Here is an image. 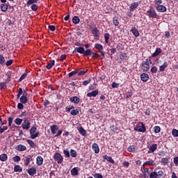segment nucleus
Masks as SVG:
<instances>
[{
  "label": "nucleus",
  "instance_id": "nucleus-15",
  "mask_svg": "<svg viewBox=\"0 0 178 178\" xmlns=\"http://www.w3.org/2000/svg\"><path fill=\"white\" fill-rule=\"evenodd\" d=\"M158 148V145L156 143L152 144L149 149L148 154H152L155 152Z\"/></svg>",
  "mask_w": 178,
  "mask_h": 178
},
{
  "label": "nucleus",
  "instance_id": "nucleus-59",
  "mask_svg": "<svg viewBox=\"0 0 178 178\" xmlns=\"http://www.w3.org/2000/svg\"><path fill=\"white\" fill-rule=\"evenodd\" d=\"M0 65H5V57H3V56L1 54H0Z\"/></svg>",
  "mask_w": 178,
  "mask_h": 178
},
{
  "label": "nucleus",
  "instance_id": "nucleus-38",
  "mask_svg": "<svg viewBox=\"0 0 178 178\" xmlns=\"http://www.w3.org/2000/svg\"><path fill=\"white\" fill-rule=\"evenodd\" d=\"M110 129L113 133H115V131H118L119 130V127H118L117 124H114L110 127Z\"/></svg>",
  "mask_w": 178,
  "mask_h": 178
},
{
  "label": "nucleus",
  "instance_id": "nucleus-14",
  "mask_svg": "<svg viewBox=\"0 0 178 178\" xmlns=\"http://www.w3.org/2000/svg\"><path fill=\"white\" fill-rule=\"evenodd\" d=\"M99 91H98V90H92L90 92L87 93V97H88L89 98L91 97H97V95H98Z\"/></svg>",
  "mask_w": 178,
  "mask_h": 178
},
{
  "label": "nucleus",
  "instance_id": "nucleus-32",
  "mask_svg": "<svg viewBox=\"0 0 178 178\" xmlns=\"http://www.w3.org/2000/svg\"><path fill=\"white\" fill-rule=\"evenodd\" d=\"M92 50L91 49H88L86 50H84L83 51V56H90L92 54Z\"/></svg>",
  "mask_w": 178,
  "mask_h": 178
},
{
  "label": "nucleus",
  "instance_id": "nucleus-5",
  "mask_svg": "<svg viewBox=\"0 0 178 178\" xmlns=\"http://www.w3.org/2000/svg\"><path fill=\"white\" fill-rule=\"evenodd\" d=\"M31 123L30 122V120H29V118H24L23 123L22 124V127L24 129V130H29L31 127Z\"/></svg>",
  "mask_w": 178,
  "mask_h": 178
},
{
  "label": "nucleus",
  "instance_id": "nucleus-11",
  "mask_svg": "<svg viewBox=\"0 0 178 178\" xmlns=\"http://www.w3.org/2000/svg\"><path fill=\"white\" fill-rule=\"evenodd\" d=\"M140 79L144 83H147V81H148V80H149V75H148V74H147V73H143L140 75Z\"/></svg>",
  "mask_w": 178,
  "mask_h": 178
},
{
  "label": "nucleus",
  "instance_id": "nucleus-41",
  "mask_svg": "<svg viewBox=\"0 0 178 178\" xmlns=\"http://www.w3.org/2000/svg\"><path fill=\"white\" fill-rule=\"evenodd\" d=\"M95 48L96 49H98V51H102V49H104V46H102V44H101L96 43L95 44Z\"/></svg>",
  "mask_w": 178,
  "mask_h": 178
},
{
  "label": "nucleus",
  "instance_id": "nucleus-9",
  "mask_svg": "<svg viewBox=\"0 0 178 178\" xmlns=\"http://www.w3.org/2000/svg\"><path fill=\"white\" fill-rule=\"evenodd\" d=\"M138 5H140L138 1L132 3L131 4V6H129L130 12H134V10H136V9H137L138 8Z\"/></svg>",
  "mask_w": 178,
  "mask_h": 178
},
{
  "label": "nucleus",
  "instance_id": "nucleus-21",
  "mask_svg": "<svg viewBox=\"0 0 178 178\" xmlns=\"http://www.w3.org/2000/svg\"><path fill=\"white\" fill-rule=\"evenodd\" d=\"M84 51H85L84 47H76L73 51V53L78 52V54H81L82 55H83Z\"/></svg>",
  "mask_w": 178,
  "mask_h": 178
},
{
  "label": "nucleus",
  "instance_id": "nucleus-60",
  "mask_svg": "<svg viewBox=\"0 0 178 178\" xmlns=\"http://www.w3.org/2000/svg\"><path fill=\"white\" fill-rule=\"evenodd\" d=\"M172 134L173 137H178V130L176 129H172Z\"/></svg>",
  "mask_w": 178,
  "mask_h": 178
},
{
  "label": "nucleus",
  "instance_id": "nucleus-31",
  "mask_svg": "<svg viewBox=\"0 0 178 178\" xmlns=\"http://www.w3.org/2000/svg\"><path fill=\"white\" fill-rule=\"evenodd\" d=\"M38 2V0H29L26 3V6L29 8V6H31V5H35Z\"/></svg>",
  "mask_w": 178,
  "mask_h": 178
},
{
  "label": "nucleus",
  "instance_id": "nucleus-30",
  "mask_svg": "<svg viewBox=\"0 0 178 178\" xmlns=\"http://www.w3.org/2000/svg\"><path fill=\"white\" fill-rule=\"evenodd\" d=\"M120 59H121V60H127V59H129V56H127V54L126 53H122L120 55Z\"/></svg>",
  "mask_w": 178,
  "mask_h": 178
},
{
  "label": "nucleus",
  "instance_id": "nucleus-17",
  "mask_svg": "<svg viewBox=\"0 0 178 178\" xmlns=\"http://www.w3.org/2000/svg\"><path fill=\"white\" fill-rule=\"evenodd\" d=\"M92 149L95 154H99V146L96 143L92 145Z\"/></svg>",
  "mask_w": 178,
  "mask_h": 178
},
{
  "label": "nucleus",
  "instance_id": "nucleus-19",
  "mask_svg": "<svg viewBox=\"0 0 178 178\" xmlns=\"http://www.w3.org/2000/svg\"><path fill=\"white\" fill-rule=\"evenodd\" d=\"M103 159L107 161L108 162H110V163H113V165H115V160H113V159H112L110 156L106 154L103 156Z\"/></svg>",
  "mask_w": 178,
  "mask_h": 178
},
{
  "label": "nucleus",
  "instance_id": "nucleus-48",
  "mask_svg": "<svg viewBox=\"0 0 178 178\" xmlns=\"http://www.w3.org/2000/svg\"><path fill=\"white\" fill-rule=\"evenodd\" d=\"M127 151H128V152H134V151H136V146L135 145H130L127 148Z\"/></svg>",
  "mask_w": 178,
  "mask_h": 178
},
{
  "label": "nucleus",
  "instance_id": "nucleus-12",
  "mask_svg": "<svg viewBox=\"0 0 178 178\" xmlns=\"http://www.w3.org/2000/svg\"><path fill=\"white\" fill-rule=\"evenodd\" d=\"M27 172L29 176H34V175L37 174V168L32 167L27 170Z\"/></svg>",
  "mask_w": 178,
  "mask_h": 178
},
{
  "label": "nucleus",
  "instance_id": "nucleus-46",
  "mask_svg": "<svg viewBox=\"0 0 178 178\" xmlns=\"http://www.w3.org/2000/svg\"><path fill=\"white\" fill-rule=\"evenodd\" d=\"M70 155L72 158H76V156H77V152L73 149H71Z\"/></svg>",
  "mask_w": 178,
  "mask_h": 178
},
{
  "label": "nucleus",
  "instance_id": "nucleus-55",
  "mask_svg": "<svg viewBox=\"0 0 178 178\" xmlns=\"http://www.w3.org/2000/svg\"><path fill=\"white\" fill-rule=\"evenodd\" d=\"M77 72H79V69H76L68 74V77H72V76H74V74H77Z\"/></svg>",
  "mask_w": 178,
  "mask_h": 178
},
{
  "label": "nucleus",
  "instance_id": "nucleus-20",
  "mask_svg": "<svg viewBox=\"0 0 178 178\" xmlns=\"http://www.w3.org/2000/svg\"><path fill=\"white\" fill-rule=\"evenodd\" d=\"M78 131L81 134V136H83V137H86L87 136V131L83 128V127H80L78 128Z\"/></svg>",
  "mask_w": 178,
  "mask_h": 178
},
{
  "label": "nucleus",
  "instance_id": "nucleus-54",
  "mask_svg": "<svg viewBox=\"0 0 178 178\" xmlns=\"http://www.w3.org/2000/svg\"><path fill=\"white\" fill-rule=\"evenodd\" d=\"M110 37H111V35L109 33H106L104 34V40H105L106 44H108Z\"/></svg>",
  "mask_w": 178,
  "mask_h": 178
},
{
  "label": "nucleus",
  "instance_id": "nucleus-40",
  "mask_svg": "<svg viewBox=\"0 0 178 178\" xmlns=\"http://www.w3.org/2000/svg\"><path fill=\"white\" fill-rule=\"evenodd\" d=\"M19 101H20L21 104H26V102H27V101H28L27 97H26V96H22V97L19 98Z\"/></svg>",
  "mask_w": 178,
  "mask_h": 178
},
{
  "label": "nucleus",
  "instance_id": "nucleus-50",
  "mask_svg": "<svg viewBox=\"0 0 178 178\" xmlns=\"http://www.w3.org/2000/svg\"><path fill=\"white\" fill-rule=\"evenodd\" d=\"M31 9L33 12H37V10H38V6H37V4H32L31 6Z\"/></svg>",
  "mask_w": 178,
  "mask_h": 178
},
{
  "label": "nucleus",
  "instance_id": "nucleus-58",
  "mask_svg": "<svg viewBox=\"0 0 178 178\" xmlns=\"http://www.w3.org/2000/svg\"><path fill=\"white\" fill-rule=\"evenodd\" d=\"M154 131L156 134L161 133V127L159 126H155L154 127Z\"/></svg>",
  "mask_w": 178,
  "mask_h": 178
},
{
  "label": "nucleus",
  "instance_id": "nucleus-44",
  "mask_svg": "<svg viewBox=\"0 0 178 178\" xmlns=\"http://www.w3.org/2000/svg\"><path fill=\"white\" fill-rule=\"evenodd\" d=\"M141 170H143V173H146V174L149 175H149H151V172H149V168H145V166L142 165Z\"/></svg>",
  "mask_w": 178,
  "mask_h": 178
},
{
  "label": "nucleus",
  "instance_id": "nucleus-64",
  "mask_svg": "<svg viewBox=\"0 0 178 178\" xmlns=\"http://www.w3.org/2000/svg\"><path fill=\"white\" fill-rule=\"evenodd\" d=\"M174 163L175 166H178V156L174 157Z\"/></svg>",
  "mask_w": 178,
  "mask_h": 178
},
{
  "label": "nucleus",
  "instance_id": "nucleus-28",
  "mask_svg": "<svg viewBox=\"0 0 178 178\" xmlns=\"http://www.w3.org/2000/svg\"><path fill=\"white\" fill-rule=\"evenodd\" d=\"M161 52H162V49H161V48H156L155 51L152 55V58H155V57L159 56V54Z\"/></svg>",
  "mask_w": 178,
  "mask_h": 178
},
{
  "label": "nucleus",
  "instance_id": "nucleus-39",
  "mask_svg": "<svg viewBox=\"0 0 178 178\" xmlns=\"http://www.w3.org/2000/svg\"><path fill=\"white\" fill-rule=\"evenodd\" d=\"M26 77H27V71H26V72L20 76V78L18 79V83H20L21 81H23V80H24V79H26Z\"/></svg>",
  "mask_w": 178,
  "mask_h": 178
},
{
  "label": "nucleus",
  "instance_id": "nucleus-56",
  "mask_svg": "<svg viewBox=\"0 0 178 178\" xmlns=\"http://www.w3.org/2000/svg\"><path fill=\"white\" fill-rule=\"evenodd\" d=\"M87 72H88V70H86V71H80V70L78 69L77 74L78 76H84Z\"/></svg>",
  "mask_w": 178,
  "mask_h": 178
},
{
  "label": "nucleus",
  "instance_id": "nucleus-24",
  "mask_svg": "<svg viewBox=\"0 0 178 178\" xmlns=\"http://www.w3.org/2000/svg\"><path fill=\"white\" fill-rule=\"evenodd\" d=\"M15 149L16 151L23 152L26 151V149H27V147H26V146H24V145H18L17 147H15Z\"/></svg>",
  "mask_w": 178,
  "mask_h": 178
},
{
  "label": "nucleus",
  "instance_id": "nucleus-26",
  "mask_svg": "<svg viewBox=\"0 0 178 178\" xmlns=\"http://www.w3.org/2000/svg\"><path fill=\"white\" fill-rule=\"evenodd\" d=\"M72 176H79V168L75 167L71 170Z\"/></svg>",
  "mask_w": 178,
  "mask_h": 178
},
{
  "label": "nucleus",
  "instance_id": "nucleus-23",
  "mask_svg": "<svg viewBox=\"0 0 178 178\" xmlns=\"http://www.w3.org/2000/svg\"><path fill=\"white\" fill-rule=\"evenodd\" d=\"M147 165H148L149 166H155V161L154 160L147 161L143 164V166H147Z\"/></svg>",
  "mask_w": 178,
  "mask_h": 178
},
{
  "label": "nucleus",
  "instance_id": "nucleus-42",
  "mask_svg": "<svg viewBox=\"0 0 178 178\" xmlns=\"http://www.w3.org/2000/svg\"><path fill=\"white\" fill-rule=\"evenodd\" d=\"M23 120H24L22 118H17L15 120V124H17V126H20V124H22V123L23 122Z\"/></svg>",
  "mask_w": 178,
  "mask_h": 178
},
{
  "label": "nucleus",
  "instance_id": "nucleus-33",
  "mask_svg": "<svg viewBox=\"0 0 178 178\" xmlns=\"http://www.w3.org/2000/svg\"><path fill=\"white\" fill-rule=\"evenodd\" d=\"M166 67H168V62L165 61L163 64L159 67L160 72H165Z\"/></svg>",
  "mask_w": 178,
  "mask_h": 178
},
{
  "label": "nucleus",
  "instance_id": "nucleus-8",
  "mask_svg": "<svg viewBox=\"0 0 178 178\" xmlns=\"http://www.w3.org/2000/svg\"><path fill=\"white\" fill-rule=\"evenodd\" d=\"M156 10H157V12H160L161 13H165V12L168 10L165 6L161 4L156 6Z\"/></svg>",
  "mask_w": 178,
  "mask_h": 178
},
{
  "label": "nucleus",
  "instance_id": "nucleus-35",
  "mask_svg": "<svg viewBox=\"0 0 178 178\" xmlns=\"http://www.w3.org/2000/svg\"><path fill=\"white\" fill-rule=\"evenodd\" d=\"M72 23H74V24H79L80 23V18L78 16L73 17Z\"/></svg>",
  "mask_w": 178,
  "mask_h": 178
},
{
  "label": "nucleus",
  "instance_id": "nucleus-27",
  "mask_svg": "<svg viewBox=\"0 0 178 178\" xmlns=\"http://www.w3.org/2000/svg\"><path fill=\"white\" fill-rule=\"evenodd\" d=\"M131 31L135 37H138L140 35V32H138V29H137L135 26L132 27Z\"/></svg>",
  "mask_w": 178,
  "mask_h": 178
},
{
  "label": "nucleus",
  "instance_id": "nucleus-7",
  "mask_svg": "<svg viewBox=\"0 0 178 178\" xmlns=\"http://www.w3.org/2000/svg\"><path fill=\"white\" fill-rule=\"evenodd\" d=\"M134 130L135 131H138L139 133H145V131H147L145 124H144L143 122H141V125L134 128Z\"/></svg>",
  "mask_w": 178,
  "mask_h": 178
},
{
  "label": "nucleus",
  "instance_id": "nucleus-16",
  "mask_svg": "<svg viewBox=\"0 0 178 178\" xmlns=\"http://www.w3.org/2000/svg\"><path fill=\"white\" fill-rule=\"evenodd\" d=\"M170 159V157L162 158L160 162L161 165H163V166H166V165H169Z\"/></svg>",
  "mask_w": 178,
  "mask_h": 178
},
{
  "label": "nucleus",
  "instance_id": "nucleus-51",
  "mask_svg": "<svg viewBox=\"0 0 178 178\" xmlns=\"http://www.w3.org/2000/svg\"><path fill=\"white\" fill-rule=\"evenodd\" d=\"M73 109H76L74 106H67L65 107L66 112H70L73 111Z\"/></svg>",
  "mask_w": 178,
  "mask_h": 178
},
{
  "label": "nucleus",
  "instance_id": "nucleus-62",
  "mask_svg": "<svg viewBox=\"0 0 178 178\" xmlns=\"http://www.w3.org/2000/svg\"><path fill=\"white\" fill-rule=\"evenodd\" d=\"M150 72L153 74H155L156 73V72H158V67L154 66V67H152L151 70H150Z\"/></svg>",
  "mask_w": 178,
  "mask_h": 178
},
{
  "label": "nucleus",
  "instance_id": "nucleus-6",
  "mask_svg": "<svg viewBox=\"0 0 178 178\" xmlns=\"http://www.w3.org/2000/svg\"><path fill=\"white\" fill-rule=\"evenodd\" d=\"M54 160L57 163L60 164L63 162V156L59 152H56L54 155Z\"/></svg>",
  "mask_w": 178,
  "mask_h": 178
},
{
  "label": "nucleus",
  "instance_id": "nucleus-52",
  "mask_svg": "<svg viewBox=\"0 0 178 178\" xmlns=\"http://www.w3.org/2000/svg\"><path fill=\"white\" fill-rule=\"evenodd\" d=\"M113 23L114 26H119V17H115L113 18Z\"/></svg>",
  "mask_w": 178,
  "mask_h": 178
},
{
  "label": "nucleus",
  "instance_id": "nucleus-2",
  "mask_svg": "<svg viewBox=\"0 0 178 178\" xmlns=\"http://www.w3.org/2000/svg\"><path fill=\"white\" fill-rule=\"evenodd\" d=\"M145 15L148 16L149 19H158L159 17L156 10L152 7H150L149 9L146 11Z\"/></svg>",
  "mask_w": 178,
  "mask_h": 178
},
{
  "label": "nucleus",
  "instance_id": "nucleus-22",
  "mask_svg": "<svg viewBox=\"0 0 178 178\" xmlns=\"http://www.w3.org/2000/svg\"><path fill=\"white\" fill-rule=\"evenodd\" d=\"M55 65V60H50V62H49L46 66V69H47V70H50V69H52V67H54V66Z\"/></svg>",
  "mask_w": 178,
  "mask_h": 178
},
{
  "label": "nucleus",
  "instance_id": "nucleus-3",
  "mask_svg": "<svg viewBox=\"0 0 178 178\" xmlns=\"http://www.w3.org/2000/svg\"><path fill=\"white\" fill-rule=\"evenodd\" d=\"M149 65H152V61L151 59L146 58L145 60L142 63V70H143V72H148V70H149Z\"/></svg>",
  "mask_w": 178,
  "mask_h": 178
},
{
  "label": "nucleus",
  "instance_id": "nucleus-13",
  "mask_svg": "<svg viewBox=\"0 0 178 178\" xmlns=\"http://www.w3.org/2000/svg\"><path fill=\"white\" fill-rule=\"evenodd\" d=\"M32 158H33V156H31V155L25 156V159L24 160V166H29V165H30V161H31Z\"/></svg>",
  "mask_w": 178,
  "mask_h": 178
},
{
  "label": "nucleus",
  "instance_id": "nucleus-63",
  "mask_svg": "<svg viewBox=\"0 0 178 178\" xmlns=\"http://www.w3.org/2000/svg\"><path fill=\"white\" fill-rule=\"evenodd\" d=\"M93 177L95 178H104V177H102V175L100 173H95L93 175Z\"/></svg>",
  "mask_w": 178,
  "mask_h": 178
},
{
  "label": "nucleus",
  "instance_id": "nucleus-53",
  "mask_svg": "<svg viewBox=\"0 0 178 178\" xmlns=\"http://www.w3.org/2000/svg\"><path fill=\"white\" fill-rule=\"evenodd\" d=\"M5 23H6V24H7V26H12V25L15 24V22H12V20H10L9 19H6L5 20Z\"/></svg>",
  "mask_w": 178,
  "mask_h": 178
},
{
  "label": "nucleus",
  "instance_id": "nucleus-10",
  "mask_svg": "<svg viewBox=\"0 0 178 178\" xmlns=\"http://www.w3.org/2000/svg\"><path fill=\"white\" fill-rule=\"evenodd\" d=\"M70 102H72V104H75L77 105L78 104H80V98L77 96H73L70 98Z\"/></svg>",
  "mask_w": 178,
  "mask_h": 178
},
{
  "label": "nucleus",
  "instance_id": "nucleus-18",
  "mask_svg": "<svg viewBox=\"0 0 178 178\" xmlns=\"http://www.w3.org/2000/svg\"><path fill=\"white\" fill-rule=\"evenodd\" d=\"M44 163V159L41 156H38L36 158V165L38 166H41Z\"/></svg>",
  "mask_w": 178,
  "mask_h": 178
},
{
  "label": "nucleus",
  "instance_id": "nucleus-57",
  "mask_svg": "<svg viewBox=\"0 0 178 178\" xmlns=\"http://www.w3.org/2000/svg\"><path fill=\"white\" fill-rule=\"evenodd\" d=\"M92 59H97V58H99V55L97 53H95L94 51H92L91 53Z\"/></svg>",
  "mask_w": 178,
  "mask_h": 178
},
{
  "label": "nucleus",
  "instance_id": "nucleus-49",
  "mask_svg": "<svg viewBox=\"0 0 178 178\" xmlns=\"http://www.w3.org/2000/svg\"><path fill=\"white\" fill-rule=\"evenodd\" d=\"M117 49L118 51H123L124 49V46L122 43H118L117 44Z\"/></svg>",
  "mask_w": 178,
  "mask_h": 178
},
{
  "label": "nucleus",
  "instance_id": "nucleus-36",
  "mask_svg": "<svg viewBox=\"0 0 178 178\" xmlns=\"http://www.w3.org/2000/svg\"><path fill=\"white\" fill-rule=\"evenodd\" d=\"M92 34L94 35L95 37H99V34H98V33H99V31L98 30V28L95 27L94 29L92 31Z\"/></svg>",
  "mask_w": 178,
  "mask_h": 178
},
{
  "label": "nucleus",
  "instance_id": "nucleus-1",
  "mask_svg": "<svg viewBox=\"0 0 178 178\" xmlns=\"http://www.w3.org/2000/svg\"><path fill=\"white\" fill-rule=\"evenodd\" d=\"M149 178H165V173L162 170L158 171V169L155 168L150 172Z\"/></svg>",
  "mask_w": 178,
  "mask_h": 178
},
{
  "label": "nucleus",
  "instance_id": "nucleus-4",
  "mask_svg": "<svg viewBox=\"0 0 178 178\" xmlns=\"http://www.w3.org/2000/svg\"><path fill=\"white\" fill-rule=\"evenodd\" d=\"M35 131H37V127L35 126L31 127L29 133L31 134V138H32V140H34V138H37V137H38V136L40 135V132Z\"/></svg>",
  "mask_w": 178,
  "mask_h": 178
},
{
  "label": "nucleus",
  "instance_id": "nucleus-47",
  "mask_svg": "<svg viewBox=\"0 0 178 178\" xmlns=\"http://www.w3.org/2000/svg\"><path fill=\"white\" fill-rule=\"evenodd\" d=\"M63 154L65 158H70V152H69V150H67V149H63Z\"/></svg>",
  "mask_w": 178,
  "mask_h": 178
},
{
  "label": "nucleus",
  "instance_id": "nucleus-37",
  "mask_svg": "<svg viewBox=\"0 0 178 178\" xmlns=\"http://www.w3.org/2000/svg\"><path fill=\"white\" fill-rule=\"evenodd\" d=\"M14 171L22 172H23V168L20 165H15L14 167Z\"/></svg>",
  "mask_w": 178,
  "mask_h": 178
},
{
  "label": "nucleus",
  "instance_id": "nucleus-61",
  "mask_svg": "<svg viewBox=\"0 0 178 178\" xmlns=\"http://www.w3.org/2000/svg\"><path fill=\"white\" fill-rule=\"evenodd\" d=\"M91 83V79H89L86 81H84L83 83H82V86H88V84H90Z\"/></svg>",
  "mask_w": 178,
  "mask_h": 178
},
{
  "label": "nucleus",
  "instance_id": "nucleus-34",
  "mask_svg": "<svg viewBox=\"0 0 178 178\" xmlns=\"http://www.w3.org/2000/svg\"><path fill=\"white\" fill-rule=\"evenodd\" d=\"M70 112L72 116H77V115L80 113V111L78 110V108L73 109Z\"/></svg>",
  "mask_w": 178,
  "mask_h": 178
},
{
  "label": "nucleus",
  "instance_id": "nucleus-25",
  "mask_svg": "<svg viewBox=\"0 0 178 178\" xmlns=\"http://www.w3.org/2000/svg\"><path fill=\"white\" fill-rule=\"evenodd\" d=\"M59 130V127L56 124H54L51 127V131L52 134H56V131Z\"/></svg>",
  "mask_w": 178,
  "mask_h": 178
},
{
  "label": "nucleus",
  "instance_id": "nucleus-43",
  "mask_svg": "<svg viewBox=\"0 0 178 178\" xmlns=\"http://www.w3.org/2000/svg\"><path fill=\"white\" fill-rule=\"evenodd\" d=\"M26 143H28V144H29V145H30V147H31V148H35V143L33 140H30V139H27V140H26Z\"/></svg>",
  "mask_w": 178,
  "mask_h": 178
},
{
  "label": "nucleus",
  "instance_id": "nucleus-45",
  "mask_svg": "<svg viewBox=\"0 0 178 178\" xmlns=\"http://www.w3.org/2000/svg\"><path fill=\"white\" fill-rule=\"evenodd\" d=\"M0 8L2 12H6V10H8V4L6 3L1 4Z\"/></svg>",
  "mask_w": 178,
  "mask_h": 178
},
{
  "label": "nucleus",
  "instance_id": "nucleus-29",
  "mask_svg": "<svg viewBox=\"0 0 178 178\" xmlns=\"http://www.w3.org/2000/svg\"><path fill=\"white\" fill-rule=\"evenodd\" d=\"M0 161L1 162H6L8 161V154H2L0 155Z\"/></svg>",
  "mask_w": 178,
  "mask_h": 178
}]
</instances>
